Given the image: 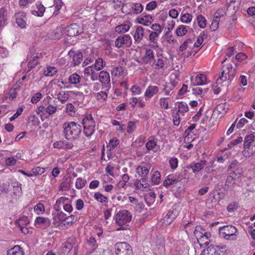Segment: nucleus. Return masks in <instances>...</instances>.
<instances>
[{"label":"nucleus","mask_w":255,"mask_h":255,"mask_svg":"<svg viewBox=\"0 0 255 255\" xmlns=\"http://www.w3.org/2000/svg\"><path fill=\"white\" fill-rule=\"evenodd\" d=\"M63 128L64 136L69 140L77 139L81 132V126L74 122L64 123Z\"/></svg>","instance_id":"f257e3e1"},{"label":"nucleus","mask_w":255,"mask_h":255,"mask_svg":"<svg viewBox=\"0 0 255 255\" xmlns=\"http://www.w3.org/2000/svg\"><path fill=\"white\" fill-rule=\"evenodd\" d=\"M131 219V214L128 211L123 210L118 212L115 215V219L116 223L121 227L117 228V231L125 230Z\"/></svg>","instance_id":"f03ea898"},{"label":"nucleus","mask_w":255,"mask_h":255,"mask_svg":"<svg viewBox=\"0 0 255 255\" xmlns=\"http://www.w3.org/2000/svg\"><path fill=\"white\" fill-rule=\"evenodd\" d=\"M84 133L87 137L91 136L95 130V122L92 114H90L82 120Z\"/></svg>","instance_id":"7ed1b4c3"},{"label":"nucleus","mask_w":255,"mask_h":255,"mask_svg":"<svg viewBox=\"0 0 255 255\" xmlns=\"http://www.w3.org/2000/svg\"><path fill=\"white\" fill-rule=\"evenodd\" d=\"M194 234L197 237L198 242L201 248L209 245V238L210 237V235L209 233L204 232L201 227H196L194 230Z\"/></svg>","instance_id":"20e7f679"},{"label":"nucleus","mask_w":255,"mask_h":255,"mask_svg":"<svg viewBox=\"0 0 255 255\" xmlns=\"http://www.w3.org/2000/svg\"><path fill=\"white\" fill-rule=\"evenodd\" d=\"M116 255H133L131 247L127 242H119L115 244Z\"/></svg>","instance_id":"39448f33"},{"label":"nucleus","mask_w":255,"mask_h":255,"mask_svg":"<svg viewBox=\"0 0 255 255\" xmlns=\"http://www.w3.org/2000/svg\"><path fill=\"white\" fill-rule=\"evenodd\" d=\"M237 232L236 228L232 225H227L219 228L220 234L226 240H230V237H232V240L236 239L235 234Z\"/></svg>","instance_id":"423d86ee"},{"label":"nucleus","mask_w":255,"mask_h":255,"mask_svg":"<svg viewBox=\"0 0 255 255\" xmlns=\"http://www.w3.org/2000/svg\"><path fill=\"white\" fill-rule=\"evenodd\" d=\"M226 248L225 246L210 245L202 252L201 255H223L221 253L225 252Z\"/></svg>","instance_id":"0eeeda50"},{"label":"nucleus","mask_w":255,"mask_h":255,"mask_svg":"<svg viewBox=\"0 0 255 255\" xmlns=\"http://www.w3.org/2000/svg\"><path fill=\"white\" fill-rule=\"evenodd\" d=\"M132 43L131 37L128 34H125L118 37L115 41V46L118 48H121L123 46L129 47Z\"/></svg>","instance_id":"6e6552de"},{"label":"nucleus","mask_w":255,"mask_h":255,"mask_svg":"<svg viewBox=\"0 0 255 255\" xmlns=\"http://www.w3.org/2000/svg\"><path fill=\"white\" fill-rule=\"evenodd\" d=\"M217 114L218 113H205V114L202 116L203 117L200 124H208L209 126L212 127L215 124Z\"/></svg>","instance_id":"1a4fd4ad"},{"label":"nucleus","mask_w":255,"mask_h":255,"mask_svg":"<svg viewBox=\"0 0 255 255\" xmlns=\"http://www.w3.org/2000/svg\"><path fill=\"white\" fill-rule=\"evenodd\" d=\"M68 55L72 57V62L74 66L79 65L83 61V54L80 50L72 49L68 52Z\"/></svg>","instance_id":"9d476101"},{"label":"nucleus","mask_w":255,"mask_h":255,"mask_svg":"<svg viewBox=\"0 0 255 255\" xmlns=\"http://www.w3.org/2000/svg\"><path fill=\"white\" fill-rule=\"evenodd\" d=\"M81 30L79 25L73 23L65 27L63 30V33L69 36L73 37L81 33Z\"/></svg>","instance_id":"9b49d317"},{"label":"nucleus","mask_w":255,"mask_h":255,"mask_svg":"<svg viewBox=\"0 0 255 255\" xmlns=\"http://www.w3.org/2000/svg\"><path fill=\"white\" fill-rule=\"evenodd\" d=\"M190 80L192 86L204 85L207 84L206 76L203 74H199L195 78L194 76H191Z\"/></svg>","instance_id":"f8f14e48"},{"label":"nucleus","mask_w":255,"mask_h":255,"mask_svg":"<svg viewBox=\"0 0 255 255\" xmlns=\"http://www.w3.org/2000/svg\"><path fill=\"white\" fill-rule=\"evenodd\" d=\"M151 164L149 163L143 162L136 168L137 173L141 177H148Z\"/></svg>","instance_id":"ddd939ff"},{"label":"nucleus","mask_w":255,"mask_h":255,"mask_svg":"<svg viewBox=\"0 0 255 255\" xmlns=\"http://www.w3.org/2000/svg\"><path fill=\"white\" fill-rule=\"evenodd\" d=\"M155 56L153 51L149 48H145L144 56L140 58L142 64H147L154 60Z\"/></svg>","instance_id":"4468645a"},{"label":"nucleus","mask_w":255,"mask_h":255,"mask_svg":"<svg viewBox=\"0 0 255 255\" xmlns=\"http://www.w3.org/2000/svg\"><path fill=\"white\" fill-rule=\"evenodd\" d=\"M178 215V211L175 209L169 210L166 215L163 218V223L169 225Z\"/></svg>","instance_id":"2eb2a0df"},{"label":"nucleus","mask_w":255,"mask_h":255,"mask_svg":"<svg viewBox=\"0 0 255 255\" xmlns=\"http://www.w3.org/2000/svg\"><path fill=\"white\" fill-rule=\"evenodd\" d=\"M136 21L138 23L145 26H149L153 22V19L151 15L143 13L142 16L137 18Z\"/></svg>","instance_id":"dca6fc26"},{"label":"nucleus","mask_w":255,"mask_h":255,"mask_svg":"<svg viewBox=\"0 0 255 255\" xmlns=\"http://www.w3.org/2000/svg\"><path fill=\"white\" fill-rule=\"evenodd\" d=\"M14 16L16 19V23L17 24L18 26L21 28H25L26 22L24 18L26 16L25 13L23 11L18 12L15 14Z\"/></svg>","instance_id":"f3484780"},{"label":"nucleus","mask_w":255,"mask_h":255,"mask_svg":"<svg viewBox=\"0 0 255 255\" xmlns=\"http://www.w3.org/2000/svg\"><path fill=\"white\" fill-rule=\"evenodd\" d=\"M207 161L205 160H201L199 162L196 163H192L188 165V168H191L194 173L197 172L201 170L204 166L206 164Z\"/></svg>","instance_id":"a211bd4d"},{"label":"nucleus","mask_w":255,"mask_h":255,"mask_svg":"<svg viewBox=\"0 0 255 255\" xmlns=\"http://www.w3.org/2000/svg\"><path fill=\"white\" fill-rule=\"evenodd\" d=\"M128 5L132 10V11L135 14H138L142 12L143 10V6L140 3H126L122 7V9H124L125 6Z\"/></svg>","instance_id":"6ab92c4d"},{"label":"nucleus","mask_w":255,"mask_h":255,"mask_svg":"<svg viewBox=\"0 0 255 255\" xmlns=\"http://www.w3.org/2000/svg\"><path fill=\"white\" fill-rule=\"evenodd\" d=\"M42 54L41 53L37 52L35 56L32 57L28 63V71H30L32 68L38 63V59L41 58Z\"/></svg>","instance_id":"aec40b11"},{"label":"nucleus","mask_w":255,"mask_h":255,"mask_svg":"<svg viewBox=\"0 0 255 255\" xmlns=\"http://www.w3.org/2000/svg\"><path fill=\"white\" fill-rule=\"evenodd\" d=\"M66 215L61 210L58 211L57 214L53 217L54 224H59L63 222H66Z\"/></svg>","instance_id":"412c9836"},{"label":"nucleus","mask_w":255,"mask_h":255,"mask_svg":"<svg viewBox=\"0 0 255 255\" xmlns=\"http://www.w3.org/2000/svg\"><path fill=\"white\" fill-rule=\"evenodd\" d=\"M13 198L17 199L22 193L21 184L16 182L12 183Z\"/></svg>","instance_id":"4be33fe9"},{"label":"nucleus","mask_w":255,"mask_h":255,"mask_svg":"<svg viewBox=\"0 0 255 255\" xmlns=\"http://www.w3.org/2000/svg\"><path fill=\"white\" fill-rule=\"evenodd\" d=\"M35 225H42L44 228H48L50 225V221L47 218L38 217L35 220Z\"/></svg>","instance_id":"5701e85b"},{"label":"nucleus","mask_w":255,"mask_h":255,"mask_svg":"<svg viewBox=\"0 0 255 255\" xmlns=\"http://www.w3.org/2000/svg\"><path fill=\"white\" fill-rule=\"evenodd\" d=\"M98 79L101 83H104L105 84H109L110 82V75L107 71H101L99 74Z\"/></svg>","instance_id":"b1692460"},{"label":"nucleus","mask_w":255,"mask_h":255,"mask_svg":"<svg viewBox=\"0 0 255 255\" xmlns=\"http://www.w3.org/2000/svg\"><path fill=\"white\" fill-rule=\"evenodd\" d=\"M144 35V29L140 26H136L135 32L133 36L134 39L136 42H140Z\"/></svg>","instance_id":"393cba45"},{"label":"nucleus","mask_w":255,"mask_h":255,"mask_svg":"<svg viewBox=\"0 0 255 255\" xmlns=\"http://www.w3.org/2000/svg\"><path fill=\"white\" fill-rule=\"evenodd\" d=\"M69 199L65 197H61L59 198L56 201L55 204L54 205V209L56 211H60L61 210V205H64L69 201Z\"/></svg>","instance_id":"a878e982"},{"label":"nucleus","mask_w":255,"mask_h":255,"mask_svg":"<svg viewBox=\"0 0 255 255\" xmlns=\"http://www.w3.org/2000/svg\"><path fill=\"white\" fill-rule=\"evenodd\" d=\"M179 178H175L174 176L169 175L166 177L163 181V185L164 187H168L170 185L175 184L179 182Z\"/></svg>","instance_id":"bb28decb"},{"label":"nucleus","mask_w":255,"mask_h":255,"mask_svg":"<svg viewBox=\"0 0 255 255\" xmlns=\"http://www.w3.org/2000/svg\"><path fill=\"white\" fill-rule=\"evenodd\" d=\"M179 178H175L174 176L169 175L166 177L163 181V185L164 187H168L170 185L175 184L179 182Z\"/></svg>","instance_id":"cd10ccee"},{"label":"nucleus","mask_w":255,"mask_h":255,"mask_svg":"<svg viewBox=\"0 0 255 255\" xmlns=\"http://www.w3.org/2000/svg\"><path fill=\"white\" fill-rule=\"evenodd\" d=\"M255 140V135L254 133H251L247 135L244 141V147L245 148H250L252 146V143Z\"/></svg>","instance_id":"c85d7f7f"},{"label":"nucleus","mask_w":255,"mask_h":255,"mask_svg":"<svg viewBox=\"0 0 255 255\" xmlns=\"http://www.w3.org/2000/svg\"><path fill=\"white\" fill-rule=\"evenodd\" d=\"M7 11L4 7L0 8V29L3 27L7 20Z\"/></svg>","instance_id":"c756f323"},{"label":"nucleus","mask_w":255,"mask_h":255,"mask_svg":"<svg viewBox=\"0 0 255 255\" xmlns=\"http://www.w3.org/2000/svg\"><path fill=\"white\" fill-rule=\"evenodd\" d=\"M158 91V88L154 86H149L146 90L144 95L148 98H151L154 94Z\"/></svg>","instance_id":"7c9ffc66"},{"label":"nucleus","mask_w":255,"mask_h":255,"mask_svg":"<svg viewBox=\"0 0 255 255\" xmlns=\"http://www.w3.org/2000/svg\"><path fill=\"white\" fill-rule=\"evenodd\" d=\"M40 113H32V114H31L28 117V122L29 123H32L34 125H38L40 123L39 117L41 116L40 115Z\"/></svg>","instance_id":"2f4dec72"},{"label":"nucleus","mask_w":255,"mask_h":255,"mask_svg":"<svg viewBox=\"0 0 255 255\" xmlns=\"http://www.w3.org/2000/svg\"><path fill=\"white\" fill-rule=\"evenodd\" d=\"M7 255H23L22 249L19 246H15L7 251Z\"/></svg>","instance_id":"473e14b6"},{"label":"nucleus","mask_w":255,"mask_h":255,"mask_svg":"<svg viewBox=\"0 0 255 255\" xmlns=\"http://www.w3.org/2000/svg\"><path fill=\"white\" fill-rule=\"evenodd\" d=\"M29 223V220L26 216H22L15 222V224L18 228L27 226Z\"/></svg>","instance_id":"72a5a7b5"},{"label":"nucleus","mask_w":255,"mask_h":255,"mask_svg":"<svg viewBox=\"0 0 255 255\" xmlns=\"http://www.w3.org/2000/svg\"><path fill=\"white\" fill-rule=\"evenodd\" d=\"M130 27V25L128 24L123 23L115 27V31L119 33H124L128 31Z\"/></svg>","instance_id":"f704fd0d"},{"label":"nucleus","mask_w":255,"mask_h":255,"mask_svg":"<svg viewBox=\"0 0 255 255\" xmlns=\"http://www.w3.org/2000/svg\"><path fill=\"white\" fill-rule=\"evenodd\" d=\"M81 80V78L80 75L76 73L71 75L68 78L69 83L74 85L80 83Z\"/></svg>","instance_id":"c9c22d12"},{"label":"nucleus","mask_w":255,"mask_h":255,"mask_svg":"<svg viewBox=\"0 0 255 255\" xmlns=\"http://www.w3.org/2000/svg\"><path fill=\"white\" fill-rule=\"evenodd\" d=\"M37 10L32 11V14L38 16H42L45 11V7L41 3H39L36 4Z\"/></svg>","instance_id":"e433bc0d"},{"label":"nucleus","mask_w":255,"mask_h":255,"mask_svg":"<svg viewBox=\"0 0 255 255\" xmlns=\"http://www.w3.org/2000/svg\"><path fill=\"white\" fill-rule=\"evenodd\" d=\"M57 72V71L55 67L48 66L44 70L43 73L46 76L51 77L54 75Z\"/></svg>","instance_id":"4c0bfd02"},{"label":"nucleus","mask_w":255,"mask_h":255,"mask_svg":"<svg viewBox=\"0 0 255 255\" xmlns=\"http://www.w3.org/2000/svg\"><path fill=\"white\" fill-rule=\"evenodd\" d=\"M160 173L158 171H154L151 177V182L154 184H157L160 181Z\"/></svg>","instance_id":"58836bf2"},{"label":"nucleus","mask_w":255,"mask_h":255,"mask_svg":"<svg viewBox=\"0 0 255 255\" xmlns=\"http://www.w3.org/2000/svg\"><path fill=\"white\" fill-rule=\"evenodd\" d=\"M94 198L97 201L102 203H107L108 202L107 197L99 192L95 193Z\"/></svg>","instance_id":"ea45409f"},{"label":"nucleus","mask_w":255,"mask_h":255,"mask_svg":"<svg viewBox=\"0 0 255 255\" xmlns=\"http://www.w3.org/2000/svg\"><path fill=\"white\" fill-rule=\"evenodd\" d=\"M152 66H155L156 69H162L164 68V63L161 58H158L156 61L154 59Z\"/></svg>","instance_id":"a19ab883"},{"label":"nucleus","mask_w":255,"mask_h":255,"mask_svg":"<svg viewBox=\"0 0 255 255\" xmlns=\"http://www.w3.org/2000/svg\"><path fill=\"white\" fill-rule=\"evenodd\" d=\"M63 32L61 27L57 28L51 32V36L53 39H59Z\"/></svg>","instance_id":"79ce46f5"},{"label":"nucleus","mask_w":255,"mask_h":255,"mask_svg":"<svg viewBox=\"0 0 255 255\" xmlns=\"http://www.w3.org/2000/svg\"><path fill=\"white\" fill-rule=\"evenodd\" d=\"M120 143V140L117 138H114L110 140L109 145L107 146L109 150H113Z\"/></svg>","instance_id":"37998d69"},{"label":"nucleus","mask_w":255,"mask_h":255,"mask_svg":"<svg viewBox=\"0 0 255 255\" xmlns=\"http://www.w3.org/2000/svg\"><path fill=\"white\" fill-rule=\"evenodd\" d=\"M187 32L186 26L181 25L177 28L176 33L178 36H182L184 35Z\"/></svg>","instance_id":"c03bdc74"},{"label":"nucleus","mask_w":255,"mask_h":255,"mask_svg":"<svg viewBox=\"0 0 255 255\" xmlns=\"http://www.w3.org/2000/svg\"><path fill=\"white\" fill-rule=\"evenodd\" d=\"M148 183H142L138 180H136L134 183L135 188L136 189L143 190L149 186Z\"/></svg>","instance_id":"a18cd8bd"},{"label":"nucleus","mask_w":255,"mask_h":255,"mask_svg":"<svg viewBox=\"0 0 255 255\" xmlns=\"http://www.w3.org/2000/svg\"><path fill=\"white\" fill-rule=\"evenodd\" d=\"M86 183V180L82 178H78L75 183V187L78 189L83 188Z\"/></svg>","instance_id":"49530a36"},{"label":"nucleus","mask_w":255,"mask_h":255,"mask_svg":"<svg viewBox=\"0 0 255 255\" xmlns=\"http://www.w3.org/2000/svg\"><path fill=\"white\" fill-rule=\"evenodd\" d=\"M69 97V94L67 92H59L57 94V99L62 102H66Z\"/></svg>","instance_id":"de8ad7c7"},{"label":"nucleus","mask_w":255,"mask_h":255,"mask_svg":"<svg viewBox=\"0 0 255 255\" xmlns=\"http://www.w3.org/2000/svg\"><path fill=\"white\" fill-rule=\"evenodd\" d=\"M236 178V173H235V172H231L230 175L227 177V179L225 182V185L227 186L228 187H229L232 184V181L233 179H235ZM234 183H233V184Z\"/></svg>","instance_id":"09e8293b"},{"label":"nucleus","mask_w":255,"mask_h":255,"mask_svg":"<svg viewBox=\"0 0 255 255\" xmlns=\"http://www.w3.org/2000/svg\"><path fill=\"white\" fill-rule=\"evenodd\" d=\"M208 88H201L200 87H197L195 88H193L192 93L195 95H201L202 94L207 93L208 91Z\"/></svg>","instance_id":"8fccbe9b"},{"label":"nucleus","mask_w":255,"mask_h":255,"mask_svg":"<svg viewBox=\"0 0 255 255\" xmlns=\"http://www.w3.org/2000/svg\"><path fill=\"white\" fill-rule=\"evenodd\" d=\"M226 13L225 9L221 8L217 10L214 14V19L219 20L220 18L223 16Z\"/></svg>","instance_id":"3c124183"},{"label":"nucleus","mask_w":255,"mask_h":255,"mask_svg":"<svg viewBox=\"0 0 255 255\" xmlns=\"http://www.w3.org/2000/svg\"><path fill=\"white\" fill-rule=\"evenodd\" d=\"M199 26L200 28H204L206 25V20L202 15H199L197 17Z\"/></svg>","instance_id":"603ef678"},{"label":"nucleus","mask_w":255,"mask_h":255,"mask_svg":"<svg viewBox=\"0 0 255 255\" xmlns=\"http://www.w3.org/2000/svg\"><path fill=\"white\" fill-rule=\"evenodd\" d=\"M77 216L74 215H71L68 217L66 216V223L67 225L71 226L77 221Z\"/></svg>","instance_id":"864d4df0"},{"label":"nucleus","mask_w":255,"mask_h":255,"mask_svg":"<svg viewBox=\"0 0 255 255\" xmlns=\"http://www.w3.org/2000/svg\"><path fill=\"white\" fill-rule=\"evenodd\" d=\"M192 17L191 14L187 13L181 16L180 20L183 23H188L191 21Z\"/></svg>","instance_id":"5fc2aeb1"},{"label":"nucleus","mask_w":255,"mask_h":255,"mask_svg":"<svg viewBox=\"0 0 255 255\" xmlns=\"http://www.w3.org/2000/svg\"><path fill=\"white\" fill-rule=\"evenodd\" d=\"M45 172V168L43 167H36L33 168L32 170V176L39 175L43 174Z\"/></svg>","instance_id":"6e6d98bb"},{"label":"nucleus","mask_w":255,"mask_h":255,"mask_svg":"<svg viewBox=\"0 0 255 255\" xmlns=\"http://www.w3.org/2000/svg\"><path fill=\"white\" fill-rule=\"evenodd\" d=\"M95 69L97 71L101 70L103 67V60L102 58H97L94 64Z\"/></svg>","instance_id":"4d7b16f0"},{"label":"nucleus","mask_w":255,"mask_h":255,"mask_svg":"<svg viewBox=\"0 0 255 255\" xmlns=\"http://www.w3.org/2000/svg\"><path fill=\"white\" fill-rule=\"evenodd\" d=\"M160 33L157 32H151L149 34V40L153 44L157 43V38Z\"/></svg>","instance_id":"13d9d810"},{"label":"nucleus","mask_w":255,"mask_h":255,"mask_svg":"<svg viewBox=\"0 0 255 255\" xmlns=\"http://www.w3.org/2000/svg\"><path fill=\"white\" fill-rule=\"evenodd\" d=\"M34 211L37 214L43 213L45 211L44 206L42 203H39L34 207Z\"/></svg>","instance_id":"bf43d9fd"},{"label":"nucleus","mask_w":255,"mask_h":255,"mask_svg":"<svg viewBox=\"0 0 255 255\" xmlns=\"http://www.w3.org/2000/svg\"><path fill=\"white\" fill-rule=\"evenodd\" d=\"M194 227V226L193 224H192L191 222H188V223L186 224L184 226V230L185 232L187 233V234H190L192 233L193 231V228Z\"/></svg>","instance_id":"052dcab7"},{"label":"nucleus","mask_w":255,"mask_h":255,"mask_svg":"<svg viewBox=\"0 0 255 255\" xmlns=\"http://www.w3.org/2000/svg\"><path fill=\"white\" fill-rule=\"evenodd\" d=\"M136 127L135 123L130 121L128 123L127 131L128 133H131L135 129Z\"/></svg>","instance_id":"680f3d73"},{"label":"nucleus","mask_w":255,"mask_h":255,"mask_svg":"<svg viewBox=\"0 0 255 255\" xmlns=\"http://www.w3.org/2000/svg\"><path fill=\"white\" fill-rule=\"evenodd\" d=\"M9 186V185L6 183L0 184V196L8 192Z\"/></svg>","instance_id":"e2e57ef3"},{"label":"nucleus","mask_w":255,"mask_h":255,"mask_svg":"<svg viewBox=\"0 0 255 255\" xmlns=\"http://www.w3.org/2000/svg\"><path fill=\"white\" fill-rule=\"evenodd\" d=\"M124 70L121 66L117 67L113 69V74L115 76H120L123 75L124 74Z\"/></svg>","instance_id":"0e129e2a"},{"label":"nucleus","mask_w":255,"mask_h":255,"mask_svg":"<svg viewBox=\"0 0 255 255\" xmlns=\"http://www.w3.org/2000/svg\"><path fill=\"white\" fill-rule=\"evenodd\" d=\"M193 43L191 39L189 38L186 39L182 44L180 45L179 47V50L181 51H183L186 49V48L188 46L189 44H192Z\"/></svg>","instance_id":"69168bd1"},{"label":"nucleus","mask_w":255,"mask_h":255,"mask_svg":"<svg viewBox=\"0 0 255 255\" xmlns=\"http://www.w3.org/2000/svg\"><path fill=\"white\" fill-rule=\"evenodd\" d=\"M157 145L156 142L154 140H149L146 143V147L148 150L153 149Z\"/></svg>","instance_id":"338daca9"},{"label":"nucleus","mask_w":255,"mask_h":255,"mask_svg":"<svg viewBox=\"0 0 255 255\" xmlns=\"http://www.w3.org/2000/svg\"><path fill=\"white\" fill-rule=\"evenodd\" d=\"M53 147L58 149H65L66 147V143L62 141H58L55 142L53 144Z\"/></svg>","instance_id":"774afa93"}]
</instances>
